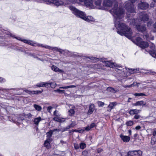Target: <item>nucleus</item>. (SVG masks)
I'll use <instances>...</instances> for the list:
<instances>
[{
  "label": "nucleus",
  "mask_w": 156,
  "mask_h": 156,
  "mask_svg": "<svg viewBox=\"0 0 156 156\" xmlns=\"http://www.w3.org/2000/svg\"><path fill=\"white\" fill-rule=\"evenodd\" d=\"M112 5L113 7L109 10V12L114 17L115 26L117 30V33L129 38H131L132 31L130 27L122 22V18L124 16V10L121 7H118V3L117 2L114 0H104L103 7L105 9L102 10H107Z\"/></svg>",
  "instance_id": "obj_1"
},
{
  "label": "nucleus",
  "mask_w": 156,
  "mask_h": 156,
  "mask_svg": "<svg viewBox=\"0 0 156 156\" xmlns=\"http://www.w3.org/2000/svg\"><path fill=\"white\" fill-rule=\"evenodd\" d=\"M140 19H133L130 20L129 22L130 24L135 26L138 31L143 33L146 30V28L144 26H140V21H147L149 19V16L146 13L141 12L139 13Z\"/></svg>",
  "instance_id": "obj_2"
},
{
  "label": "nucleus",
  "mask_w": 156,
  "mask_h": 156,
  "mask_svg": "<svg viewBox=\"0 0 156 156\" xmlns=\"http://www.w3.org/2000/svg\"><path fill=\"white\" fill-rule=\"evenodd\" d=\"M69 9L71 10L72 13L77 17H80L88 22L94 21V19L93 17L89 16H86L84 12L79 10L75 7L71 5L69 6Z\"/></svg>",
  "instance_id": "obj_3"
},
{
  "label": "nucleus",
  "mask_w": 156,
  "mask_h": 156,
  "mask_svg": "<svg viewBox=\"0 0 156 156\" xmlns=\"http://www.w3.org/2000/svg\"><path fill=\"white\" fill-rule=\"evenodd\" d=\"M8 35H9L10 36L13 37L14 38H16L18 40L20 41L25 44L31 45L34 47H38L41 48H44L46 49H49V46L48 45L46 44H43L38 43L35 41H32L30 40L23 39H22V38L19 37H16L15 36L11 33H8Z\"/></svg>",
  "instance_id": "obj_4"
},
{
  "label": "nucleus",
  "mask_w": 156,
  "mask_h": 156,
  "mask_svg": "<svg viewBox=\"0 0 156 156\" xmlns=\"http://www.w3.org/2000/svg\"><path fill=\"white\" fill-rule=\"evenodd\" d=\"M77 0H47L46 4H53L54 5L59 6L64 5L66 6L68 5L72 4L75 2Z\"/></svg>",
  "instance_id": "obj_5"
},
{
  "label": "nucleus",
  "mask_w": 156,
  "mask_h": 156,
  "mask_svg": "<svg viewBox=\"0 0 156 156\" xmlns=\"http://www.w3.org/2000/svg\"><path fill=\"white\" fill-rule=\"evenodd\" d=\"M136 0H130L131 2L128 1L126 2L125 8L127 11V17L129 18L131 15H133L135 13L133 3Z\"/></svg>",
  "instance_id": "obj_6"
},
{
  "label": "nucleus",
  "mask_w": 156,
  "mask_h": 156,
  "mask_svg": "<svg viewBox=\"0 0 156 156\" xmlns=\"http://www.w3.org/2000/svg\"><path fill=\"white\" fill-rule=\"evenodd\" d=\"M132 41L142 49L147 47L149 45L147 42L143 41L142 39L139 37H137L134 40H133Z\"/></svg>",
  "instance_id": "obj_7"
},
{
  "label": "nucleus",
  "mask_w": 156,
  "mask_h": 156,
  "mask_svg": "<svg viewBox=\"0 0 156 156\" xmlns=\"http://www.w3.org/2000/svg\"><path fill=\"white\" fill-rule=\"evenodd\" d=\"M104 65L107 67L113 68L115 67V70L116 71L119 72L120 70L122 71V68L119 65L115 63H112L110 61H105L104 62Z\"/></svg>",
  "instance_id": "obj_8"
},
{
  "label": "nucleus",
  "mask_w": 156,
  "mask_h": 156,
  "mask_svg": "<svg viewBox=\"0 0 156 156\" xmlns=\"http://www.w3.org/2000/svg\"><path fill=\"white\" fill-rule=\"evenodd\" d=\"M9 89H5L0 88V97L2 98L10 100L12 98L9 96Z\"/></svg>",
  "instance_id": "obj_9"
},
{
  "label": "nucleus",
  "mask_w": 156,
  "mask_h": 156,
  "mask_svg": "<svg viewBox=\"0 0 156 156\" xmlns=\"http://www.w3.org/2000/svg\"><path fill=\"white\" fill-rule=\"evenodd\" d=\"M48 49L53 51L58 52L65 55H66V53H67L68 52V51L67 50L62 49L58 47H52L50 46Z\"/></svg>",
  "instance_id": "obj_10"
},
{
  "label": "nucleus",
  "mask_w": 156,
  "mask_h": 156,
  "mask_svg": "<svg viewBox=\"0 0 156 156\" xmlns=\"http://www.w3.org/2000/svg\"><path fill=\"white\" fill-rule=\"evenodd\" d=\"M142 152L140 150L129 151L127 152L126 156H141Z\"/></svg>",
  "instance_id": "obj_11"
},
{
  "label": "nucleus",
  "mask_w": 156,
  "mask_h": 156,
  "mask_svg": "<svg viewBox=\"0 0 156 156\" xmlns=\"http://www.w3.org/2000/svg\"><path fill=\"white\" fill-rule=\"evenodd\" d=\"M85 5L90 9H95V6L93 3V0H85L84 2Z\"/></svg>",
  "instance_id": "obj_12"
},
{
  "label": "nucleus",
  "mask_w": 156,
  "mask_h": 156,
  "mask_svg": "<svg viewBox=\"0 0 156 156\" xmlns=\"http://www.w3.org/2000/svg\"><path fill=\"white\" fill-rule=\"evenodd\" d=\"M149 6L148 3L143 2H141L138 5V9L143 10H145L147 9L149 7Z\"/></svg>",
  "instance_id": "obj_13"
},
{
  "label": "nucleus",
  "mask_w": 156,
  "mask_h": 156,
  "mask_svg": "<svg viewBox=\"0 0 156 156\" xmlns=\"http://www.w3.org/2000/svg\"><path fill=\"white\" fill-rule=\"evenodd\" d=\"M76 87V86L74 85H70L65 87H59V89L55 90L54 91L55 92H58L59 93L63 94L64 93L65 90H60V89H68L69 88L75 87Z\"/></svg>",
  "instance_id": "obj_14"
},
{
  "label": "nucleus",
  "mask_w": 156,
  "mask_h": 156,
  "mask_svg": "<svg viewBox=\"0 0 156 156\" xmlns=\"http://www.w3.org/2000/svg\"><path fill=\"white\" fill-rule=\"evenodd\" d=\"M102 2V0H95V8L102 10V9H105L104 7H103V6L101 5Z\"/></svg>",
  "instance_id": "obj_15"
},
{
  "label": "nucleus",
  "mask_w": 156,
  "mask_h": 156,
  "mask_svg": "<svg viewBox=\"0 0 156 156\" xmlns=\"http://www.w3.org/2000/svg\"><path fill=\"white\" fill-rule=\"evenodd\" d=\"M0 34H2L1 33V31L0 30ZM4 37L2 36H0V37ZM1 38H0V46H4L5 47H9L10 46V45L9 44L8 42L7 41H6L5 42L1 40Z\"/></svg>",
  "instance_id": "obj_16"
},
{
  "label": "nucleus",
  "mask_w": 156,
  "mask_h": 156,
  "mask_svg": "<svg viewBox=\"0 0 156 156\" xmlns=\"http://www.w3.org/2000/svg\"><path fill=\"white\" fill-rule=\"evenodd\" d=\"M43 119L41 118L39 116L36 118H35L33 120V122L34 124L37 126H38L39 123L41 120H43Z\"/></svg>",
  "instance_id": "obj_17"
},
{
  "label": "nucleus",
  "mask_w": 156,
  "mask_h": 156,
  "mask_svg": "<svg viewBox=\"0 0 156 156\" xmlns=\"http://www.w3.org/2000/svg\"><path fill=\"white\" fill-rule=\"evenodd\" d=\"M120 136L123 142H129L130 140V137L128 136H124L122 134H120Z\"/></svg>",
  "instance_id": "obj_18"
},
{
  "label": "nucleus",
  "mask_w": 156,
  "mask_h": 156,
  "mask_svg": "<svg viewBox=\"0 0 156 156\" xmlns=\"http://www.w3.org/2000/svg\"><path fill=\"white\" fill-rule=\"evenodd\" d=\"M116 102H111L108 107L107 111H111V110L116 105Z\"/></svg>",
  "instance_id": "obj_19"
},
{
  "label": "nucleus",
  "mask_w": 156,
  "mask_h": 156,
  "mask_svg": "<svg viewBox=\"0 0 156 156\" xmlns=\"http://www.w3.org/2000/svg\"><path fill=\"white\" fill-rule=\"evenodd\" d=\"M51 68L52 70L56 72L61 73L63 72V70L60 69L58 67L54 65L52 66L51 67Z\"/></svg>",
  "instance_id": "obj_20"
},
{
  "label": "nucleus",
  "mask_w": 156,
  "mask_h": 156,
  "mask_svg": "<svg viewBox=\"0 0 156 156\" xmlns=\"http://www.w3.org/2000/svg\"><path fill=\"white\" fill-rule=\"evenodd\" d=\"M53 119L58 122H62L65 121V119L64 118L60 117L59 116H56L53 118Z\"/></svg>",
  "instance_id": "obj_21"
},
{
  "label": "nucleus",
  "mask_w": 156,
  "mask_h": 156,
  "mask_svg": "<svg viewBox=\"0 0 156 156\" xmlns=\"http://www.w3.org/2000/svg\"><path fill=\"white\" fill-rule=\"evenodd\" d=\"M140 110L136 109H131L129 112V113L131 115H133L138 114L140 112Z\"/></svg>",
  "instance_id": "obj_22"
},
{
  "label": "nucleus",
  "mask_w": 156,
  "mask_h": 156,
  "mask_svg": "<svg viewBox=\"0 0 156 156\" xmlns=\"http://www.w3.org/2000/svg\"><path fill=\"white\" fill-rule=\"evenodd\" d=\"M94 110V104H91L89 106V109L88 111V114H91Z\"/></svg>",
  "instance_id": "obj_23"
},
{
  "label": "nucleus",
  "mask_w": 156,
  "mask_h": 156,
  "mask_svg": "<svg viewBox=\"0 0 156 156\" xmlns=\"http://www.w3.org/2000/svg\"><path fill=\"white\" fill-rule=\"evenodd\" d=\"M144 37L147 41L150 40H153L154 39V37L153 36H151L150 37L149 34H144Z\"/></svg>",
  "instance_id": "obj_24"
},
{
  "label": "nucleus",
  "mask_w": 156,
  "mask_h": 156,
  "mask_svg": "<svg viewBox=\"0 0 156 156\" xmlns=\"http://www.w3.org/2000/svg\"><path fill=\"white\" fill-rule=\"evenodd\" d=\"M52 139H47L44 142V146L47 148H48L50 146V143L52 141Z\"/></svg>",
  "instance_id": "obj_25"
},
{
  "label": "nucleus",
  "mask_w": 156,
  "mask_h": 156,
  "mask_svg": "<svg viewBox=\"0 0 156 156\" xmlns=\"http://www.w3.org/2000/svg\"><path fill=\"white\" fill-rule=\"evenodd\" d=\"M74 108L73 107L72 109H71L69 110L68 112V114L70 116H73L75 113V111H74Z\"/></svg>",
  "instance_id": "obj_26"
},
{
  "label": "nucleus",
  "mask_w": 156,
  "mask_h": 156,
  "mask_svg": "<svg viewBox=\"0 0 156 156\" xmlns=\"http://www.w3.org/2000/svg\"><path fill=\"white\" fill-rule=\"evenodd\" d=\"M150 48L151 49V50H150V51H152V53L154 55H155L156 56V52L154 50V44L151 43V45H150Z\"/></svg>",
  "instance_id": "obj_27"
},
{
  "label": "nucleus",
  "mask_w": 156,
  "mask_h": 156,
  "mask_svg": "<svg viewBox=\"0 0 156 156\" xmlns=\"http://www.w3.org/2000/svg\"><path fill=\"white\" fill-rule=\"evenodd\" d=\"M139 83H137L136 82H134L132 84H130L129 85H126L124 86V87L125 88H127V87H134L135 86H136L137 87L139 86Z\"/></svg>",
  "instance_id": "obj_28"
},
{
  "label": "nucleus",
  "mask_w": 156,
  "mask_h": 156,
  "mask_svg": "<svg viewBox=\"0 0 156 156\" xmlns=\"http://www.w3.org/2000/svg\"><path fill=\"white\" fill-rule=\"evenodd\" d=\"M146 104L143 101H137L136 103L134 104V105L136 106H144Z\"/></svg>",
  "instance_id": "obj_29"
},
{
  "label": "nucleus",
  "mask_w": 156,
  "mask_h": 156,
  "mask_svg": "<svg viewBox=\"0 0 156 156\" xmlns=\"http://www.w3.org/2000/svg\"><path fill=\"white\" fill-rule=\"evenodd\" d=\"M52 134L53 133H52V132L50 130L47 133H46L47 137V139H52L51 138V137Z\"/></svg>",
  "instance_id": "obj_30"
},
{
  "label": "nucleus",
  "mask_w": 156,
  "mask_h": 156,
  "mask_svg": "<svg viewBox=\"0 0 156 156\" xmlns=\"http://www.w3.org/2000/svg\"><path fill=\"white\" fill-rule=\"evenodd\" d=\"M34 107L35 109L38 111H41L42 109L41 107V106L37 105H34Z\"/></svg>",
  "instance_id": "obj_31"
},
{
  "label": "nucleus",
  "mask_w": 156,
  "mask_h": 156,
  "mask_svg": "<svg viewBox=\"0 0 156 156\" xmlns=\"http://www.w3.org/2000/svg\"><path fill=\"white\" fill-rule=\"evenodd\" d=\"M86 147V144L83 142L80 144V148L82 149H84Z\"/></svg>",
  "instance_id": "obj_32"
},
{
  "label": "nucleus",
  "mask_w": 156,
  "mask_h": 156,
  "mask_svg": "<svg viewBox=\"0 0 156 156\" xmlns=\"http://www.w3.org/2000/svg\"><path fill=\"white\" fill-rule=\"evenodd\" d=\"M107 90L108 91L111 92L112 93H114L116 92V91L114 89L112 88L111 87H108L107 88Z\"/></svg>",
  "instance_id": "obj_33"
},
{
  "label": "nucleus",
  "mask_w": 156,
  "mask_h": 156,
  "mask_svg": "<svg viewBox=\"0 0 156 156\" xmlns=\"http://www.w3.org/2000/svg\"><path fill=\"white\" fill-rule=\"evenodd\" d=\"M133 95L136 97H140L145 96V94L143 93H135Z\"/></svg>",
  "instance_id": "obj_34"
},
{
  "label": "nucleus",
  "mask_w": 156,
  "mask_h": 156,
  "mask_svg": "<svg viewBox=\"0 0 156 156\" xmlns=\"http://www.w3.org/2000/svg\"><path fill=\"white\" fill-rule=\"evenodd\" d=\"M56 83L55 82H50V86L52 88H55L56 87Z\"/></svg>",
  "instance_id": "obj_35"
},
{
  "label": "nucleus",
  "mask_w": 156,
  "mask_h": 156,
  "mask_svg": "<svg viewBox=\"0 0 156 156\" xmlns=\"http://www.w3.org/2000/svg\"><path fill=\"white\" fill-rule=\"evenodd\" d=\"M133 124V122L131 120L128 121L126 122V124L127 125V126H131Z\"/></svg>",
  "instance_id": "obj_36"
},
{
  "label": "nucleus",
  "mask_w": 156,
  "mask_h": 156,
  "mask_svg": "<svg viewBox=\"0 0 156 156\" xmlns=\"http://www.w3.org/2000/svg\"><path fill=\"white\" fill-rule=\"evenodd\" d=\"M125 68L126 70L129 73V74L134 73L133 69H129L127 68Z\"/></svg>",
  "instance_id": "obj_37"
},
{
  "label": "nucleus",
  "mask_w": 156,
  "mask_h": 156,
  "mask_svg": "<svg viewBox=\"0 0 156 156\" xmlns=\"http://www.w3.org/2000/svg\"><path fill=\"white\" fill-rule=\"evenodd\" d=\"M152 135H153V137H152V138H151V140H152V139L153 138H154V141H156V139H155V137L156 136V129H153V133H152Z\"/></svg>",
  "instance_id": "obj_38"
},
{
  "label": "nucleus",
  "mask_w": 156,
  "mask_h": 156,
  "mask_svg": "<svg viewBox=\"0 0 156 156\" xmlns=\"http://www.w3.org/2000/svg\"><path fill=\"white\" fill-rule=\"evenodd\" d=\"M36 86L38 87H44V82H41L37 84Z\"/></svg>",
  "instance_id": "obj_39"
},
{
  "label": "nucleus",
  "mask_w": 156,
  "mask_h": 156,
  "mask_svg": "<svg viewBox=\"0 0 156 156\" xmlns=\"http://www.w3.org/2000/svg\"><path fill=\"white\" fill-rule=\"evenodd\" d=\"M25 92L28 93L30 95L33 94V91H30L28 90H23Z\"/></svg>",
  "instance_id": "obj_40"
},
{
  "label": "nucleus",
  "mask_w": 156,
  "mask_h": 156,
  "mask_svg": "<svg viewBox=\"0 0 156 156\" xmlns=\"http://www.w3.org/2000/svg\"><path fill=\"white\" fill-rule=\"evenodd\" d=\"M44 87H48L50 86V82H43Z\"/></svg>",
  "instance_id": "obj_41"
},
{
  "label": "nucleus",
  "mask_w": 156,
  "mask_h": 156,
  "mask_svg": "<svg viewBox=\"0 0 156 156\" xmlns=\"http://www.w3.org/2000/svg\"><path fill=\"white\" fill-rule=\"evenodd\" d=\"M74 146L75 149L76 150H78L80 148V145H79L76 143L74 144Z\"/></svg>",
  "instance_id": "obj_42"
},
{
  "label": "nucleus",
  "mask_w": 156,
  "mask_h": 156,
  "mask_svg": "<svg viewBox=\"0 0 156 156\" xmlns=\"http://www.w3.org/2000/svg\"><path fill=\"white\" fill-rule=\"evenodd\" d=\"M97 104H98V106L99 107L103 106L104 105V102H102L101 101H98L97 102Z\"/></svg>",
  "instance_id": "obj_43"
},
{
  "label": "nucleus",
  "mask_w": 156,
  "mask_h": 156,
  "mask_svg": "<svg viewBox=\"0 0 156 156\" xmlns=\"http://www.w3.org/2000/svg\"><path fill=\"white\" fill-rule=\"evenodd\" d=\"M53 115L55 116V117L56 116H60V115L59 112L57 110H55L54 112Z\"/></svg>",
  "instance_id": "obj_44"
},
{
  "label": "nucleus",
  "mask_w": 156,
  "mask_h": 156,
  "mask_svg": "<svg viewBox=\"0 0 156 156\" xmlns=\"http://www.w3.org/2000/svg\"><path fill=\"white\" fill-rule=\"evenodd\" d=\"M28 55L32 56L34 58H37V56L35 55V53H27Z\"/></svg>",
  "instance_id": "obj_45"
},
{
  "label": "nucleus",
  "mask_w": 156,
  "mask_h": 156,
  "mask_svg": "<svg viewBox=\"0 0 156 156\" xmlns=\"http://www.w3.org/2000/svg\"><path fill=\"white\" fill-rule=\"evenodd\" d=\"M53 108V107H51V106H49L47 108L48 112L51 113Z\"/></svg>",
  "instance_id": "obj_46"
},
{
  "label": "nucleus",
  "mask_w": 156,
  "mask_h": 156,
  "mask_svg": "<svg viewBox=\"0 0 156 156\" xmlns=\"http://www.w3.org/2000/svg\"><path fill=\"white\" fill-rule=\"evenodd\" d=\"M88 58L92 60H94V61L96 62V60H97L98 58L95 57H88Z\"/></svg>",
  "instance_id": "obj_47"
},
{
  "label": "nucleus",
  "mask_w": 156,
  "mask_h": 156,
  "mask_svg": "<svg viewBox=\"0 0 156 156\" xmlns=\"http://www.w3.org/2000/svg\"><path fill=\"white\" fill-rule=\"evenodd\" d=\"M6 81L5 79L3 78L0 77V83H4Z\"/></svg>",
  "instance_id": "obj_48"
},
{
  "label": "nucleus",
  "mask_w": 156,
  "mask_h": 156,
  "mask_svg": "<svg viewBox=\"0 0 156 156\" xmlns=\"http://www.w3.org/2000/svg\"><path fill=\"white\" fill-rule=\"evenodd\" d=\"M140 115H139L138 114H136L135 115V116H134V118L136 119H138L140 118Z\"/></svg>",
  "instance_id": "obj_49"
},
{
  "label": "nucleus",
  "mask_w": 156,
  "mask_h": 156,
  "mask_svg": "<svg viewBox=\"0 0 156 156\" xmlns=\"http://www.w3.org/2000/svg\"><path fill=\"white\" fill-rule=\"evenodd\" d=\"M36 1H37V2H40V3H42V2H44V3H46V2L47 1V0H35Z\"/></svg>",
  "instance_id": "obj_50"
},
{
  "label": "nucleus",
  "mask_w": 156,
  "mask_h": 156,
  "mask_svg": "<svg viewBox=\"0 0 156 156\" xmlns=\"http://www.w3.org/2000/svg\"><path fill=\"white\" fill-rule=\"evenodd\" d=\"M139 68H137L136 69H133V71L134 72V73H136L139 72Z\"/></svg>",
  "instance_id": "obj_51"
},
{
  "label": "nucleus",
  "mask_w": 156,
  "mask_h": 156,
  "mask_svg": "<svg viewBox=\"0 0 156 156\" xmlns=\"http://www.w3.org/2000/svg\"><path fill=\"white\" fill-rule=\"evenodd\" d=\"M76 124L75 122H73L70 125L71 127H73Z\"/></svg>",
  "instance_id": "obj_52"
},
{
  "label": "nucleus",
  "mask_w": 156,
  "mask_h": 156,
  "mask_svg": "<svg viewBox=\"0 0 156 156\" xmlns=\"http://www.w3.org/2000/svg\"><path fill=\"white\" fill-rule=\"evenodd\" d=\"M85 128V129L87 131H88V130H90L91 129L90 128V126H87Z\"/></svg>",
  "instance_id": "obj_53"
},
{
  "label": "nucleus",
  "mask_w": 156,
  "mask_h": 156,
  "mask_svg": "<svg viewBox=\"0 0 156 156\" xmlns=\"http://www.w3.org/2000/svg\"><path fill=\"white\" fill-rule=\"evenodd\" d=\"M52 132V133H53L55 131H60V130L59 129H55L53 130H50Z\"/></svg>",
  "instance_id": "obj_54"
},
{
  "label": "nucleus",
  "mask_w": 156,
  "mask_h": 156,
  "mask_svg": "<svg viewBox=\"0 0 156 156\" xmlns=\"http://www.w3.org/2000/svg\"><path fill=\"white\" fill-rule=\"evenodd\" d=\"M95 124L94 123H91L90 125V127L91 128H93L95 126Z\"/></svg>",
  "instance_id": "obj_55"
},
{
  "label": "nucleus",
  "mask_w": 156,
  "mask_h": 156,
  "mask_svg": "<svg viewBox=\"0 0 156 156\" xmlns=\"http://www.w3.org/2000/svg\"><path fill=\"white\" fill-rule=\"evenodd\" d=\"M18 50L21 51V52H25V51L23 50L22 48L20 47L17 49Z\"/></svg>",
  "instance_id": "obj_56"
},
{
  "label": "nucleus",
  "mask_w": 156,
  "mask_h": 156,
  "mask_svg": "<svg viewBox=\"0 0 156 156\" xmlns=\"http://www.w3.org/2000/svg\"><path fill=\"white\" fill-rule=\"evenodd\" d=\"M78 1H79L80 2H84L85 1V0H77L76 2H74V3H72V4L75 3H77V2H78Z\"/></svg>",
  "instance_id": "obj_57"
},
{
  "label": "nucleus",
  "mask_w": 156,
  "mask_h": 156,
  "mask_svg": "<svg viewBox=\"0 0 156 156\" xmlns=\"http://www.w3.org/2000/svg\"><path fill=\"white\" fill-rule=\"evenodd\" d=\"M141 127L140 126H138L136 127L135 129L136 130H139L141 128Z\"/></svg>",
  "instance_id": "obj_58"
},
{
  "label": "nucleus",
  "mask_w": 156,
  "mask_h": 156,
  "mask_svg": "<svg viewBox=\"0 0 156 156\" xmlns=\"http://www.w3.org/2000/svg\"><path fill=\"white\" fill-rule=\"evenodd\" d=\"M38 92H37V90H33V94H38Z\"/></svg>",
  "instance_id": "obj_59"
},
{
  "label": "nucleus",
  "mask_w": 156,
  "mask_h": 156,
  "mask_svg": "<svg viewBox=\"0 0 156 156\" xmlns=\"http://www.w3.org/2000/svg\"><path fill=\"white\" fill-rule=\"evenodd\" d=\"M84 130V129H80L78 130V132L81 133H83Z\"/></svg>",
  "instance_id": "obj_60"
},
{
  "label": "nucleus",
  "mask_w": 156,
  "mask_h": 156,
  "mask_svg": "<svg viewBox=\"0 0 156 156\" xmlns=\"http://www.w3.org/2000/svg\"><path fill=\"white\" fill-rule=\"evenodd\" d=\"M127 154V153H121V156H126V154Z\"/></svg>",
  "instance_id": "obj_61"
},
{
  "label": "nucleus",
  "mask_w": 156,
  "mask_h": 156,
  "mask_svg": "<svg viewBox=\"0 0 156 156\" xmlns=\"http://www.w3.org/2000/svg\"><path fill=\"white\" fill-rule=\"evenodd\" d=\"M67 130L66 129V127H64L62 129V132H63Z\"/></svg>",
  "instance_id": "obj_62"
},
{
  "label": "nucleus",
  "mask_w": 156,
  "mask_h": 156,
  "mask_svg": "<svg viewBox=\"0 0 156 156\" xmlns=\"http://www.w3.org/2000/svg\"><path fill=\"white\" fill-rule=\"evenodd\" d=\"M102 151V149H98L97 150V152L98 153H99L101 152Z\"/></svg>",
  "instance_id": "obj_63"
},
{
  "label": "nucleus",
  "mask_w": 156,
  "mask_h": 156,
  "mask_svg": "<svg viewBox=\"0 0 156 156\" xmlns=\"http://www.w3.org/2000/svg\"><path fill=\"white\" fill-rule=\"evenodd\" d=\"M71 126L70 125H69L67 126L66 128V129L67 130L68 129H69L70 128H71Z\"/></svg>",
  "instance_id": "obj_64"
}]
</instances>
